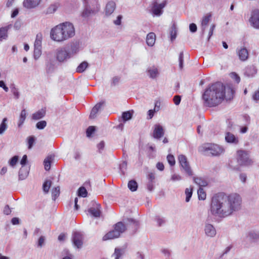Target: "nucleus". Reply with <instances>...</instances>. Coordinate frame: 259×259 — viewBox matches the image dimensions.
I'll return each mask as SVG.
<instances>
[{"label":"nucleus","mask_w":259,"mask_h":259,"mask_svg":"<svg viewBox=\"0 0 259 259\" xmlns=\"http://www.w3.org/2000/svg\"><path fill=\"white\" fill-rule=\"evenodd\" d=\"M241 198L235 193L227 196L224 192L215 194L211 198L210 211L212 215L225 218L241 208Z\"/></svg>","instance_id":"f257e3e1"},{"label":"nucleus","mask_w":259,"mask_h":259,"mask_svg":"<svg viewBox=\"0 0 259 259\" xmlns=\"http://www.w3.org/2000/svg\"><path fill=\"white\" fill-rule=\"evenodd\" d=\"M227 95H226V87L221 82L212 83L206 88L202 94L204 105L206 107H215L221 104L225 99L227 101L233 98L235 91L232 84L227 85Z\"/></svg>","instance_id":"f03ea898"},{"label":"nucleus","mask_w":259,"mask_h":259,"mask_svg":"<svg viewBox=\"0 0 259 259\" xmlns=\"http://www.w3.org/2000/svg\"><path fill=\"white\" fill-rule=\"evenodd\" d=\"M75 35V29L73 24L68 22L61 23L53 28L50 32L51 38L56 41H63Z\"/></svg>","instance_id":"7ed1b4c3"},{"label":"nucleus","mask_w":259,"mask_h":259,"mask_svg":"<svg viewBox=\"0 0 259 259\" xmlns=\"http://www.w3.org/2000/svg\"><path fill=\"white\" fill-rule=\"evenodd\" d=\"M84 9L81 13L83 18H88L95 15L99 10L98 0H83Z\"/></svg>","instance_id":"20e7f679"},{"label":"nucleus","mask_w":259,"mask_h":259,"mask_svg":"<svg viewBox=\"0 0 259 259\" xmlns=\"http://www.w3.org/2000/svg\"><path fill=\"white\" fill-rule=\"evenodd\" d=\"M201 148V151L204 152V154L207 156H218L224 151L222 147L212 143L205 144Z\"/></svg>","instance_id":"39448f33"},{"label":"nucleus","mask_w":259,"mask_h":259,"mask_svg":"<svg viewBox=\"0 0 259 259\" xmlns=\"http://www.w3.org/2000/svg\"><path fill=\"white\" fill-rule=\"evenodd\" d=\"M126 229V226L122 222H119L114 225V230L109 231L103 237V240L112 239L118 237L120 234Z\"/></svg>","instance_id":"423d86ee"},{"label":"nucleus","mask_w":259,"mask_h":259,"mask_svg":"<svg viewBox=\"0 0 259 259\" xmlns=\"http://www.w3.org/2000/svg\"><path fill=\"white\" fill-rule=\"evenodd\" d=\"M237 161L241 166H249L253 164V161L249 158L248 152L245 150H238L237 151Z\"/></svg>","instance_id":"0eeeda50"},{"label":"nucleus","mask_w":259,"mask_h":259,"mask_svg":"<svg viewBox=\"0 0 259 259\" xmlns=\"http://www.w3.org/2000/svg\"><path fill=\"white\" fill-rule=\"evenodd\" d=\"M158 0H154L151 3V12L154 16H160L163 13V9L166 6L167 1L158 4Z\"/></svg>","instance_id":"6e6552de"},{"label":"nucleus","mask_w":259,"mask_h":259,"mask_svg":"<svg viewBox=\"0 0 259 259\" xmlns=\"http://www.w3.org/2000/svg\"><path fill=\"white\" fill-rule=\"evenodd\" d=\"M71 57V54L66 48H60L57 50L56 58L59 62H63Z\"/></svg>","instance_id":"1a4fd4ad"},{"label":"nucleus","mask_w":259,"mask_h":259,"mask_svg":"<svg viewBox=\"0 0 259 259\" xmlns=\"http://www.w3.org/2000/svg\"><path fill=\"white\" fill-rule=\"evenodd\" d=\"M249 21L253 28L259 29V9H256L251 12Z\"/></svg>","instance_id":"9d476101"},{"label":"nucleus","mask_w":259,"mask_h":259,"mask_svg":"<svg viewBox=\"0 0 259 259\" xmlns=\"http://www.w3.org/2000/svg\"><path fill=\"white\" fill-rule=\"evenodd\" d=\"M82 235L79 232H73L72 235V242L73 244L77 248H81L83 245Z\"/></svg>","instance_id":"9b49d317"},{"label":"nucleus","mask_w":259,"mask_h":259,"mask_svg":"<svg viewBox=\"0 0 259 259\" xmlns=\"http://www.w3.org/2000/svg\"><path fill=\"white\" fill-rule=\"evenodd\" d=\"M164 135V131L162 125L156 124L153 133V137L156 139H160Z\"/></svg>","instance_id":"f8f14e48"},{"label":"nucleus","mask_w":259,"mask_h":259,"mask_svg":"<svg viewBox=\"0 0 259 259\" xmlns=\"http://www.w3.org/2000/svg\"><path fill=\"white\" fill-rule=\"evenodd\" d=\"M105 104V101H101L96 104L92 108L90 115V119H94L97 117V113L101 110L102 106Z\"/></svg>","instance_id":"ddd939ff"},{"label":"nucleus","mask_w":259,"mask_h":259,"mask_svg":"<svg viewBox=\"0 0 259 259\" xmlns=\"http://www.w3.org/2000/svg\"><path fill=\"white\" fill-rule=\"evenodd\" d=\"M123 222L126 224L127 227H132L133 231L136 232L138 229L139 223L138 221L132 218H126L123 220Z\"/></svg>","instance_id":"4468645a"},{"label":"nucleus","mask_w":259,"mask_h":259,"mask_svg":"<svg viewBox=\"0 0 259 259\" xmlns=\"http://www.w3.org/2000/svg\"><path fill=\"white\" fill-rule=\"evenodd\" d=\"M96 204V208L91 207L88 209V212L94 218H98L100 216L101 213V205L99 203L94 202Z\"/></svg>","instance_id":"2eb2a0df"},{"label":"nucleus","mask_w":259,"mask_h":259,"mask_svg":"<svg viewBox=\"0 0 259 259\" xmlns=\"http://www.w3.org/2000/svg\"><path fill=\"white\" fill-rule=\"evenodd\" d=\"M205 233L208 237H214L216 234V230L214 227L209 224H207L205 226Z\"/></svg>","instance_id":"dca6fc26"},{"label":"nucleus","mask_w":259,"mask_h":259,"mask_svg":"<svg viewBox=\"0 0 259 259\" xmlns=\"http://www.w3.org/2000/svg\"><path fill=\"white\" fill-rule=\"evenodd\" d=\"M146 72L149 77L152 79L156 78L159 75L158 69L154 66L148 68Z\"/></svg>","instance_id":"f3484780"},{"label":"nucleus","mask_w":259,"mask_h":259,"mask_svg":"<svg viewBox=\"0 0 259 259\" xmlns=\"http://www.w3.org/2000/svg\"><path fill=\"white\" fill-rule=\"evenodd\" d=\"M225 141L228 143L234 144H237L239 142L238 138L230 132L226 133Z\"/></svg>","instance_id":"a211bd4d"},{"label":"nucleus","mask_w":259,"mask_h":259,"mask_svg":"<svg viewBox=\"0 0 259 259\" xmlns=\"http://www.w3.org/2000/svg\"><path fill=\"white\" fill-rule=\"evenodd\" d=\"M30 168L26 166H22L19 171V180H23L28 176Z\"/></svg>","instance_id":"6ab92c4d"},{"label":"nucleus","mask_w":259,"mask_h":259,"mask_svg":"<svg viewBox=\"0 0 259 259\" xmlns=\"http://www.w3.org/2000/svg\"><path fill=\"white\" fill-rule=\"evenodd\" d=\"M46 114V108H41L32 115V119L34 120H39L45 116Z\"/></svg>","instance_id":"aec40b11"},{"label":"nucleus","mask_w":259,"mask_h":259,"mask_svg":"<svg viewBox=\"0 0 259 259\" xmlns=\"http://www.w3.org/2000/svg\"><path fill=\"white\" fill-rule=\"evenodd\" d=\"M257 73V69L253 65L248 66L245 68L244 74L248 77H253Z\"/></svg>","instance_id":"412c9836"},{"label":"nucleus","mask_w":259,"mask_h":259,"mask_svg":"<svg viewBox=\"0 0 259 259\" xmlns=\"http://www.w3.org/2000/svg\"><path fill=\"white\" fill-rule=\"evenodd\" d=\"M40 0H24L23 5L27 9H31L36 7L40 3Z\"/></svg>","instance_id":"4be33fe9"},{"label":"nucleus","mask_w":259,"mask_h":259,"mask_svg":"<svg viewBox=\"0 0 259 259\" xmlns=\"http://www.w3.org/2000/svg\"><path fill=\"white\" fill-rule=\"evenodd\" d=\"M116 4L113 1L109 2L105 8V15L107 16H110L112 14L115 10Z\"/></svg>","instance_id":"5701e85b"},{"label":"nucleus","mask_w":259,"mask_h":259,"mask_svg":"<svg viewBox=\"0 0 259 259\" xmlns=\"http://www.w3.org/2000/svg\"><path fill=\"white\" fill-rule=\"evenodd\" d=\"M237 54L239 59L242 61H246L248 58V51L246 48L240 49Z\"/></svg>","instance_id":"b1692460"},{"label":"nucleus","mask_w":259,"mask_h":259,"mask_svg":"<svg viewBox=\"0 0 259 259\" xmlns=\"http://www.w3.org/2000/svg\"><path fill=\"white\" fill-rule=\"evenodd\" d=\"M54 158V156L50 155H48L44 161V164L45 169L47 171H49L51 168V164Z\"/></svg>","instance_id":"393cba45"},{"label":"nucleus","mask_w":259,"mask_h":259,"mask_svg":"<svg viewBox=\"0 0 259 259\" xmlns=\"http://www.w3.org/2000/svg\"><path fill=\"white\" fill-rule=\"evenodd\" d=\"M155 34L153 32L149 33L146 37V43L148 46L152 47L155 42Z\"/></svg>","instance_id":"a878e982"},{"label":"nucleus","mask_w":259,"mask_h":259,"mask_svg":"<svg viewBox=\"0 0 259 259\" xmlns=\"http://www.w3.org/2000/svg\"><path fill=\"white\" fill-rule=\"evenodd\" d=\"M133 110H129L123 112L121 115L123 122L124 123L126 121L131 120L133 117Z\"/></svg>","instance_id":"bb28decb"},{"label":"nucleus","mask_w":259,"mask_h":259,"mask_svg":"<svg viewBox=\"0 0 259 259\" xmlns=\"http://www.w3.org/2000/svg\"><path fill=\"white\" fill-rule=\"evenodd\" d=\"M89 66V64L87 61H84L79 64L76 69V72L78 73L83 72Z\"/></svg>","instance_id":"cd10ccee"},{"label":"nucleus","mask_w":259,"mask_h":259,"mask_svg":"<svg viewBox=\"0 0 259 259\" xmlns=\"http://www.w3.org/2000/svg\"><path fill=\"white\" fill-rule=\"evenodd\" d=\"M181 170L182 171H183L188 176H192L193 175V171L189 162L181 167Z\"/></svg>","instance_id":"c85d7f7f"},{"label":"nucleus","mask_w":259,"mask_h":259,"mask_svg":"<svg viewBox=\"0 0 259 259\" xmlns=\"http://www.w3.org/2000/svg\"><path fill=\"white\" fill-rule=\"evenodd\" d=\"M193 181L194 183L199 185L200 187H205L208 185L207 181L202 178L194 177H193Z\"/></svg>","instance_id":"c756f323"},{"label":"nucleus","mask_w":259,"mask_h":259,"mask_svg":"<svg viewBox=\"0 0 259 259\" xmlns=\"http://www.w3.org/2000/svg\"><path fill=\"white\" fill-rule=\"evenodd\" d=\"M127 186L130 191L135 192L138 189V184L136 181L133 179L129 181Z\"/></svg>","instance_id":"7c9ffc66"},{"label":"nucleus","mask_w":259,"mask_h":259,"mask_svg":"<svg viewBox=\"0 0 259 259\" xmlns=\"http://www.w3.org/2000/svg\"><path fill=\"white\" fill-rule=\"evenodd\" d=\"M26 111L25 109L22 110L19 119V122L18 123V126L20 127L24 122L26 119Z\"/></svg>","instance_id":"2f4dec72"},{"label":"nucleus","mask_w":259,"mask_h":259,"mask_svg":"<svg viewBox=\"0 0 259 259\" xmlns=\"http://www.w3.org/2000/svg\"><path fill=\"white\" fill-rule=\"evenodd\" d=\"M11 26L9 25L8 26L0 28V39H6L8 37L7 32L8 29Z\"/></svg>","instance_id":"473e14b6"},{"label":"nucleus","mask_w":259,"mask_h":259,"mask_svg":"<svg viewBox=\"0 0 259 259\" xmlns=\"http://www.w3.org/2000/svg\"><path fill=\"white\" fill-rule=\"evenodd\" d=\"M42 35L41 33H38L36 35V39L34 41V48L41 49Z\"/></svg>","instance_id":"72a5a7b5"},{"label":"nucleus","mask_w":259,"mask_h":259,"mask_svg":"<svg viewBox=\"0 0 259 259\" xmlns=\"http://www.w3.org/2000/svg\"><path fill=\"white\" fill-rule=\"evenodd\" d=\"M77 194L79 197L85 198L88 195V191L84 187L81 186L78 189Z\"/></svg>","instance_id":"f704fd0d"},{"label":"nucleus","mask_w":259,"mask_h":259,"mask_svg":"<svg viewBox=\"0 0 259 259\" xmlns=\"http://www.w3.org/2000/svg\"><path fill=\"white\" fill-rule=\"evenodd\" d=\"M124 249L120 248H115L114 252L112 255L115 256V259H119V258L124 254Z\"/></svg>","instance_id":"c9c22d12"},{"label":"nucleus","mask_w":259,"mask_h":259,"mask_svg":"<svg viewBox=\"0 0 259 259\" xmlns=\"http://www.w3.org/2000/svg\"><path fill=\"white\" fill-rule=\"evenodd\" d=\"M249 239L253 242H257L259 241V233L255 232H250L248 234Z\"/></svg>","instance_id":"e433bc0d"},{"label":"nucleus","mask_w":259,"mask_h":259,"mask_svg":"<svg viewBox=\"0 0 259 259\" xmlns=\"http://www.w3.org/2000/svg\"><path fill=\"white\" fill-rule=\"evenodd\" d=\"M52 181L50 180H46L42 185V189L45 193H48L49 189L52 185Z\"/></svg>","instance_id":"4c0bfd02"},{"label":"nucleus","mask_w":259,"mask_h":259,"mask_svg":"<svg viewBox=\"0 0 259 259\" xmlns=\"http://www.w3.org/2000/svg\"><path fill=\"white\" fill-rule=\"evenodd\" d=\"M7 121V118L6 117L4 118L0 124V135H2L7 130L8 127Z\"/></svg>","instance_id":"58836bf2"},{"label":"nucleus","mask_w":259,"mask_h":259,"mask_svg":"<svg viewBox=\"0 0 259 259\" xmlns=\"http://www.w3.org/2000/svg\"><path fill=\"white\" fill-rule=\"evenodd\" d=\"M36 138L33 136H29L27 138L28 149H31L35 143Z\"/></svg>","instance_id":"ea45409f"},{"label":"nucleus","mask_w":259,"mask_h":259,"mask_svg":"<svg viewBox=\"0 0 259 259\" xmlns=\"http://www.w3.org/2000/svg\"><path fill=\"white\" fill-rule=\"evenodd\" d=\"M170 35L171 41H173L176 39L177 35V32L176 26L175 24H174L170 28Z\"/></svg>","instance_id":"a19ab883"},{"label":"nucleus","mask_w":259,"mask_h":259,"mask_svg":"<svg viewBox=\"0 0 259 259\" xmlns=\"http://www.w3.org/2000/svg\"><path fill=\"white\" fill-rule=\"evenodd\" d=\"M60 195V187L57 186L54 188L52 190V199L55 200Z\"/></svg>","instance_id":"79ce46f5"},{"label":"nucleus","mask_w":259,"mask_h":259,"mask_svg":"<svg viewBox=\"0 0 259 259\" xmlns=\"http://www.w3.org/2000/svg\"><path fill=\"white\" fill-rule=\"evenodd\" d=\"M199 200H204L206 199V193L202 187H199L197 190Z\"/></svg>","instance_id":"37998d69"},{"label":"nucleus","mask_w":259,"mask_h":259,"mask_svg":"<svg viewBox=\"0 0 259 259\" xmlns=\"http://www.w3.org/2000/svg\"><path fill=\"white\" fill-rule=\"evenodd\" d=\"M178 160L181 167L189 162L186 156L183 154H181L178 156Z\"/></svg>","instance_id":"c03bdc74"},{"label":"nucleus","mask_w":259,"mask_h":259,"mask_svg":"<svg viewBox=\"0 0 259 259\" xmlns=\"http://www.w3.org/2000/svg\"><path fill=\"white\" fill-rule=\"evenodd\" d=\"M96 131V126H89L86 130V135L87 137H91Z\"/></svg>","instance_id":"a18cd8bd"},{"label":"nucleus","mask_w":259,"mask_h":259,"mask_svg":"<svg viewBox=\"0 0 259 259\" xmlns=\"http://www.w3.org/2000/svg\"><path fill=\"white\" fill-rule=\"evenodd\" d=\"M155 221L157 222V225L159 227L163 226L166 223L165 218L163 217H161L159 215L155 216Z\"/></svg>","instance_id":"49530a36"},{"label":"nucleus","mask_w":259,"mask_h":259,"mask_svg":"<svg viewBox=\"0 0 259 259\" xmlns=\"http://www.w3.org/2000/svg\"><path fill=\"white\" fill-rule=\"evenodd\" d=\"M185 194H186V202H188L192 195L193 193V188H186L185 189Z\"/></svg>","instance_id":"de8ad7c7"},{"label":"nucleus","mask_w":259,"mask_h":259,"mask_svg":"<svg viewBox=\"0 0 259 259\" xmlns=\"http://www.w3.org/2000/svg\"><path fill=\"white\" fill-rule=\"evenodd\" d=\"M127 163L126 161H123L119 164V169L122 175H124L125 171L127 169Z\"/></svg>","instance_id":"09e8293b"},{"label":"nucleus","mask_w":259,"mask_h":259,"mask_svg":"<svg viewBox=\"0 0 259 259\" xmlns=\"http://www.w3.org/2000/svg\"><path fill=\"white\" fill-rule=\"evenodd\" d=\"M47 121L45 120H40L36 123L35 127L37 129L42 130L47 126Z\"/></svg>","instance_id":"8fccbe9b"},{"label":"nucleus","mask_w":259,"mask_h":259,"mask_svg":"<svg viewBox=\"0 0 259 259\" xmlns=\"http://www.w3.org/2000/svg\"><path fill=\"white\" fill-rule=\"evenodd\" d=\"M55 68V64L53 62L50 61L48 62L46 67V71L48 73H52L53 72Z\"/></svg>","instance_id":"3c124183"},{"label":"nucleus","mask_w":259,"mask_h":259,"mask_svg":"<svg viewBox=\"0 0 259 259\" xmlns=\"http://www.w3.org/2000/svg\"><path fill=\"white\" fill-rule=\"evenodd\" d=\"M10 89H11V92L13 93V95H14L15 98L16 99H19V96H20L19 92H18V89H17L15 87L14 84H12L10 85Z\"/></svg>","instance_id":"603ef678"},{"label":"nucleus","mask_w":259,"mask_h":259,"mask_svg":"<svg viewBox=\"0 0 259 259\" xmlns=\"http://www.w3.org/2000/svg\"><path fill=\"white\" fill-rule=\"evenodd\" d=\"M166 159L168 163L171 166H173L175 165L176 161L173 155L171 154H168Z\"/></svg>","instance_id":"864d4df0"},{"label":"nucleus","mask_w":259,"mask_h":259,"mask_svg":"<svg viewBox=\"0 0 259 259\" xmlns=\"http://www.w3.org/2000/svg\"><path fill=\"white\" fill-rule=\"evenodd\" d=\"M159 109V106H157V105L156 104L154 109L149 110L148 111L147 119H151L154 116V112L156 111V110L158 111Z\"/></svg>","instance_id":"5fc2aeb1"},{"label":"nucleus","mask_w":259,"mask_h":259,"mask_svg":"<svg viewBox=\"0 0 259 259\" xmlns=\"http://www.w3.org/2000/svg\"><path fill=\"white\" fill-rule=\"evenodd\" d=\"M19 160V156L17 155H15L12 157L9 161V163L10 166L13 167L14 166L16 163L18 162Z\"/></svg>","instance_id":"6e6d98bb"},{"label":"nucleus","mask_w":259,"mask_h":259,"mask_svg":"<svg viewBox=\"0 0 259 259\" xmlns=\"http://www.w3.org/2000/svg\"><path fill=\"white\" fill-rule=\"evenodd\" d=\"M41 54V49L34 48L33 56L35 60L38 59Z\"/></svg>","instance_id":"4d7b16f0"},{"label":"nucleus","mask_w":259,"mask_h":259,"mask_svg":"<svg viewBox=\"0 0 259 259\" xmlns=\"http://www.w3.org/2000/svg\"><path fill=\"white\" fill-rule=\"evenodd\" d=\"M79 44L77 42L73 43L71 45V52L72 54L76 53L78 51Z\"/></svg>","instance_id":"13d9d810"},{"label":"nucleus","mask_w":259,"mask_h":259,"mask_svg":"<svg viewBox=\"0 0 259 259\" xmlns=\"http://www.w3.org/2000/svg\"><path fill=\"white\" fill-rule=\"evenodd\" d=\"M179 67H180V69H182L183 68V63H184L183 51L181 52L179 54Z\"/></svg>","instance_id":"bf43d9fd"},{"label":"nucleus","mask_w":259,"mask_h":259,"mask_svg":"<svg viewBox=\"0 0 259 259\" xmlns=\"http://www.w3.org/2000/svg\"><path fill=\"white\" fill-rule=\"evenodd\" d=\"M211 17V15L210 14H208L207 15L203 17L201 23H203L204 25L207 24L208 25V23L209 21H210V19Z\"/></svg>","instance_id":"052dcab7"},{"label":"nucleus","mask_w":259,"mask_h":259,"mask_svg":"<svg viewBox=\"0 0 259 259\" xmlns=\"http://www.w3.org/2000/svg\"><path fill=\"white\" fill-rule=\"evenodd\" d=\"M57 10V7L55 5H51L50 6L46 11V14H52L54 13Z\"/></svg>","instance_id":"680f3d73"},{"label":"nucleus","mask_w":259,"mask_h":259,"mask_svg":"<svg viewBox=\"0 0 259 259\" xmlns=\"http://www.w3.org/2000/svg\"><path fill=\"white\" fill-rule=\"evenodd\" d=\"M154 183H155V182L148 181V182L147 183V185H146L147 189L148 190V191L151 192L154 190Z\"/></svg>","instance_id":"e2e57ef3"},{"label":"nucleus","mask_w":259,"mask_h":259,"mask_svg":"<svg viewBox=\"0 0 259 259\" xmlns=\"http://www.w3.org/2000/svg\"><path fill=\"white\" fill-rule=\"evenodd\" d=\"M189 30L192 33H195L197 30V26L195 23H192L189 24Z\"/></svg>","instance_id":"0e129e2a"},{"label":"nucleus","mask_w":259,"mask_h":259,"mask_svg":"<svg viewBox=\"0 0 259 259\" xmlns=\"http://www.w3.org/2000/svg\"><path fill=\"white\" fill-rule=\"evenodd\" d=\"M45 237L44 236H41L37 241V247H41L45 243Z\"/></svg>","instance_id":"69168bd1"},{"label":"nucleus","mask_w":259,"mask_h":259,"mask_svg":"<svg viewBox=\"0 0 259 259\" xmlns=\"http://www.w3.org/2000/svg\"><path fill=\"white\" fill-rule=\"evenodd\" d=\"M173 101L176 105H179L181 101V96L180 95H176L174 97Z\"/></svg>","instance_id":"338daca9"},{"label":"nucleus","mask_w":259,"mask_h":259,"mask_svg":"<svg viewBox=\"0 0 259 259\" xmlns=\"http://www.w3.org/2000/svg\"><path fill=\"white\" fill-rule=\"evenodd\" d=\"M28 162L27 156L26 155H24L20 161V164L22 166H25Z\"/></svg>","instance_id":"774afa93"}]
</instances>
